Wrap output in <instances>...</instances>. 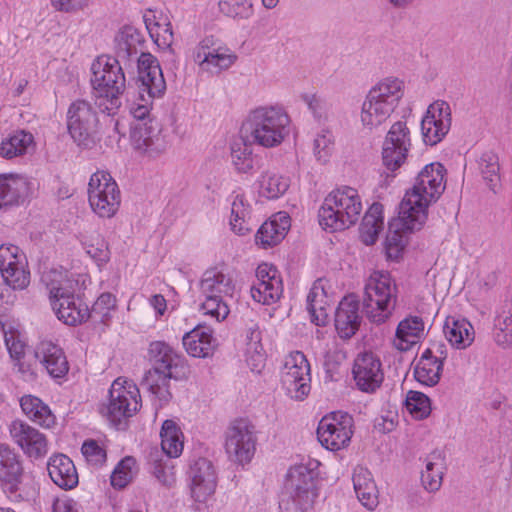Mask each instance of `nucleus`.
I'll use <instances>...</instances> for the list:
<instances>
[{"mask_svg": "<svg viewBox=\"0 0 512 512\" xmlns=\"http://www.w3.org/2000/svg\"><path fill=\"white\" fill-rule=\"evenodd\" d=\"M165 91L166 82L157 58L152 54L142 55L138 92L129 100V112L138 121L131 131L133 147L148 158L161 156L171 145L168 131L150 118L154 100L161 98Z\"/></svg>", "mask_w": 512, "mask_h": 512, "instance_id": "f257e3e1", "label": "nucleus"}, {"mask_svg": "<svg viewBox=\"0 0 512 512\" xmlns=\"http://www.w3.org/2000/svg\"><path fill=\"white\" fill-rule=\"evenodd\" d=\"M41 280L49 293L52 309L63 323L75 326L90 317V309L78 296L85 288L86 276L63 268L43 272Z\"/></svg>", "mask_w": 512, "mask_h": 512, "instance_id": "f03ea898", "label": "nucleus"}, {"mask_svg": "<svg viewBox=\"0 0 512 512\" xmlns=\"http://www.w3.org/2000/svg\"><path fill=\"white\" fill-rule=\"evenodd\" d=\"M446 169L439 163L427 164L418 173L414 185L407 190L400 203V220L408 228H422L428 217V208L446 188Z\"/></svg>", "mask_w": 512, "mask_h": 512, "instance_id": "7ed1b4c3", "label": "nucleus"}, {"mask_svg": "<svg viewBox=\"0 0 512 512\" xmlns=\"http://www.w3.org/2000/svg\"><path fill=\"white\" fill-rule=\"evenodd\" d=\"M404 82L397 77H385L367 92L360 111V122L365 130L373 131L391 117L404 96Z\"/></svg>", "mask_w": 512, "mask_h": 512, "instance_id": "20e7f679", "label": "nucleus"}, {"mask_svg": "<svg viewBox=\"0 0 512 512\" xmlns=\"http://www.w3.org/2000/svg\"><path fill=\"white\" fill-rule=\"evenodd\" d=\"M91 72L95 104L108 116L113 115L121 106L120 96L126 87L125 74L119 60L107 55L99 56L92 63Z\"/></svg>", "mask_w": 512, "mask_h": 512, "instance_id": "39448f33", "label": "nucleus"}, {"mask_svg": "<svg viewBox=\"0 0 512 512\" xmlns=\"http://www.w3.org/2000/svg\"><path fill=\"white\" fill-rule=\"evenodd\" d=\"M291 118L281 105H263L253 109L245 128L251 142L264 148L280 146L290 135Z\"/></svg>", "mask_w": 512, "mask_h": 512, "instance_id": "423d86ee", "label": "nucleus"}, {"mask_svg": "<svg viewBox=\"0 0 512 512\" xmlns=\"http://www.w3.org/2000/svg\"><path fill=\"white\" fill-rule=\"evenodd\" d=\"M198 288L199 312L216 322L225 320L230 313L227 298H232L235 290L231 275L218 267L207 269L199 280Z\"/></svg>", "mask_w": 512, "mask_h": 512, "instance_id": "0eeeda50", "label": "nucleus"}, {"mask_svg": "<svg viewBox=\"0 0 512 512\" xmlns=\"http://www.w3.org/2000/svg\"><path fill=\"white\" fill-rule=\"evenodd\" d=\"M363 210L361 197L355 188L344 186L331 191L319 210V223L331 232L354 225Z\"/></svg>", "mask_w": 512, "mask_h": 512, "instance_id": "6e6552de", "label": "nucleus"}, {"mask_svg": "<svg viewBox=\"0 0 512 512\" xmlns=\"http://www.w3.org/2000/svg\"><path fill=\"white\" fill-rule=\"evenodd\" d=\"M397 285L390 273L374 270L366 279L363 307L367 318L382 324L392 315L397 302Z\"/></svg>", "mask_w": 512, "mask_h": 512, "instance_id": "1a4fd4ad", "label": "nucleus"}, {"mask_svg": "<svg viewBox=\"0 0 512 512\" xmlns=\"http://www.w3.org/2000/svg\"><path fill=\"white\" fill-rule=\"evenodd\" d=\"M149 355L158 366L145 373L141 384L162 406L171 399L172 395L169 391L171 369L178 366L180 355L163 341L152 342L149 346Z\"/></svg>", "mask_w": 512, "mask_h": 512, "instance_id": "9d476101", "label": "nucleus"}, {"mask_svg": "<svg viewBox=\"0 0 512 512\" xmlns=\"http://www.w3.org/2000/svg\"><path fill=\"white\" fill-rule=\"evenodd\" d=\"M192 58L201 71L219 75L235 65L238 55L221 38L206 35L193 48Z\"/></svg>", "mask_w": 512, "mask_h": 512, "instance_id": "9b49d317", "label": "nucleus"}, {"mask_svg": "<svg viewBox=\"0 0 512 512\" xmlns=\"http://www.w3.org/2000/svg\"><path fill=\"white\" fill-rule=\"evenodd\" d=\"M88 201L92 211L103 219L113 218L121 205V191L107 171H96L88 183Z\"/></svg>", "mask_w": 512, "mask_h": 512, "instance_id": "f8f14e48", "label": "nucleus"}, {"mask_svg": "<svg viewBox=\"0 0 512 512\" xmlns=\"http://www.w3.org/2000/svg\"><path fill=\"white\" fill-rule=\"evenodd\" d=\"M256 445V427L248 419H236L227 427L224 449L228 460L233 464H249L255 455Z\"/></svg>", "mask_w": 512, "mask_h": 512, "instance_id": "ddd939ff", "label": "nucleus"}, {"mask_svg": "<svg viewBox=\"0 0 512 512\" xmlns=\"http://www.w3.org/2000/svg\"><path fill=\"white\" fill-rule=\"evenodd\" d=\"M140 407L139 388L131 380L118 377L111 384L108 402L102 413L110 422L117 424L132 417Z\"/></svg>", "mask_w": 512, "mask_h": 512, "instance_id": "4468645a", "label": "nucleus"}, {"mask_svg": "<svg viewBox=\"0 0 512 512\" xmlns=\"http://www.w3.org/2000/svg\"><path fill=\"white\" fill-rule=\"evenodd\" d=\"M310 364L300 351L291 352L285 357L281 372V384L286 394L294 400H304L311 389Z\"/></svg>", "mask_w": 512, "mask_h": 512, "instance_id": "2eb2a0df", "label": "nucleus"}, {"mask_svg": "<svg viewBox=\"0 0 512 512\" xmlns=\"http://www.w3.org/2000/svg\"><path fill=\"white\" fill-rule=\"evenodd\" d=\"M353 435V418L346 412L336 411L325 415L319 422L317 437L330 451L346 448Z\"/></svg>", "mask_w": 512, "mask_h": 512, "instance_id": "dca6fc26", "label": "nucleus"}, {"mask_svg": "<svg viewBox=\"0 0 512 512\" xmlns=\"http://www.w3.org/2000/svg\"><path fill=\"white\" fill-rule=\"evenodd\" d=\"M316 474L305 465H295L287 473L285 487L299 512H313L318 496Z\"/></svg>", "mask_w": 512, "mask_h": 512, "instance_id": "f3484780", "label": "nucleus"}, {"mask_svg": "<svg viewBox=\"0 0 512 512\" xmlns=\"http://www.w3.org/2000/svg\"><path fill=\"white\" fill-rule=\"evenodd\" d=\"M0 272L4 282L14 290H23L30 283L25 254L18 246H0Z\"/></svg>", "mask_w": 512, "mask_h": 512, "instance_id": "a211bd4d", "label": "nucleus"}, {"mask_svg": "<svg viewBox=\"0 0 512 512\" xmlns=\"http://www.w3.org/2000/svg\"><path fill=\"white\" fill-rule=\"evenodd\" d=\"M9 434L13 443L26 457L39 460L48 454L47 436L28 423L19 419L13 420L9 425Z\"/></svg>", "mask_w": 512, "mask_h": 512, "instance_id": "6ab92c4d", "label": "nucleus"}, {"mask_svg": "<svg viewBox=\"0 0 512 512\" xmlns=\"http://www.w3.org/2000/svg\"><path fill=\"white\" fill-rule=\"evenodd\" d=\"M411 145L410 130L406 122H395L388 130L383 142L384 165L391 171L398 169L406 161Z\"/></svg>", "mask_w": 512, "mask_h": 512, "instance_id": "aec40b11", "label": "nucleus"}, {"mask_svg": "<svg viewBox=\"0 0 512 512\" xmlns=\"http://www.w3.org/2000/svg\"><path fill=\"white\" fill-rule=\"evenodd\" d=\"M97 115L85 100L73 102L67 113V126L71 137L79 146H87L96 131Z\"/></svg>", "mask_w": 512, "mask_h": 512, "instance_id": "412c9836", "label": "nucleus"}, {"mask_svg": "<svg viewBox=\"0 0 512 512\" xmlns=\"http://www.w3.org/2000/svg\"><path fill=\"white\" fill-rule=\"evenodd\" d=\"M452 117L450 105L442 100L430 104L421 121V132L426 144L436 145L449 132Z\"/></svg>", "mask_w": 512, "mask_h": 512, "instance_id": "4be33fe9", "label": "nucleus"}, {"mask_svg": "<svg viewBox=\"0 0 512 512\" xmlns=\"http://www.w3.org/2000/svg\"><path fill=\"white\" fill-rule=\"evenodd\" d=\"M449 348L443 342H435L425 349L414 368L415 379L426 386L436 385L448 357Z\"/></svg>", "mask_w": 512, "mask_h": 512, "instance_id": "5701e85b", "label": "nucleus"}, {"mask_svg": "<svg viewBox=\"0 0 512 512\" xmlns=\"http://www.w3.org/2000/svg\"><path fill=\"white\" fill-rule=\"evenodd\" d=\"M283 293L282 278L271 264L262 263L256 269V281L251 287L252 298L264 305L276 303Z\"/></svg>", "mask_w": 512, "mask_h": 512, "instance_id": "b1692460", "label": "nucleus"}, {"mask_svg": "<svg viewBox=\"0 0 512 512\" xmlns=\"http://www.w3.org/2000/svg\"><path fill=\"white\" fill-rule=\"evenodd\" d=\"M352 373L357 388L365 393H374L384 379L382 363L372 352H364L356 357Z\"/></svg>", "mask_w": 512, "mask_h": 512, "instance_id": "393cba45", "label": "nucleus"}, {"mask_svg": "<svg viewBox=\"0 0 512 512\" xmlns=\"http://www.w3.org/2000/svg\"><path fill=\"white\" fill-rule=\"evenodd\" d=\"M191 495L197 502H206L215 492L216 474L212 463L199 458L189 470Z\"/></svg>", "mask_w": 512, "mask_h": 512, "instance_id": "a878e982", "label": "nucleus"}, {"mask_svg": "<svg viewBox=\"0 0 512 512\" xmlns=\"http://www.w3.org/2000/svg\"><path fill=\"white\" fill-rule=\"evenodd\" d=\"M332 302L328 293V281L317 279L307 295V310L315 325L324 326L327 323Z\"/></svg>", "mask_w": 512, "mask_h": 512, "instance_id": "bb28decb", "label": "nucleus"}, {"mask_svg": "<svg viewBox=\"0 0 512 512\" xmlns=\"http://www.w3.org/2000/svg\"><path fill=\"white\" fill-rule=\"evenodd\" d=\"M35 356L53 378H62L69 371L63 349L50 340H43L37 345Z\"/></svg>", "mask_w": 512, "mask_h": 512, "instance_id": "cd10ccee", "label": "nucleus"}, {"mask_svg": "<svg viewBox=\"0 0 512 512\" xmlns=\"http://www.w3.org/2000/svg\"><path fill=\"white\" fill-rule=\"evenodd\" d=\"M244 356L250 370L260 374L265 367L266 353L262 345V331L253 321L247 323L244 332Z\"/></svg>", "mask_w": 512, "mask_h": 512, "instance_id": "c85d7f7f", "label": "nucleus"}, {"mask_svg": "<svg viewBox=\"0 0 512 512\" xmlns=\"http://www.w3.org/2000/svg\"><path fill=\"white\" fill-rule=\"evenodd\" d=\"M291 227V219L287 212L280 211L272 215L258 229L255 241L263 248L279 244Z\"/></svg>", "mask_w": 512, "mask_h": 512, "instance_id": "c756f323", "label": "nucleus"}, {"mask_svg": "<svg viewBox=\"0 0 512 512\" xmlns=\"http://www.w3.org/2000/svg\"><path fill=\"white\" fill-rule=\"evenodd\" d=\"M31 190L27 177L19 174H0V209L19 205Z\"/></svg>", "mask_w": 512, "mask_h": 512, "instance_id": "7c9ffc66", "label": "nucleus"}, {"mask_svg": "<svg viewBox=\"0 0 512 512\" xmlns=\"http://www.w3.org/2000/svg\"><path fill=\"white\" fill-rule=\"evenodd\" d=\"M359 302L352 296L344 297L335 312V328L341 338L352 337L360 325Z\"/></svg>", "mask_w": 512, "mask_h": 512, "instance_id": "2f4dec72", "label": "nucleus"}, {"mask_svg": "<svg viewBox=\"0 0 512 512\" xmlns=\"http://www.w3.org/2000/svg\"><path fill=\"white\" fill-rule=\"evenodd\" d=\"M47 470L51 480L60 488L70 490L78 484V473L73 461L64 454L49 458Z\"/></svg>", "mask_w": 512, "mask_h": 512, "instance_id": "473e14b6", "label": "nucleus"}, {"mask_svg": "<svg viewBox=\"0 0 512 512\" xmlns=\"http://www.w3.org/2000/svg\"><path fill=\"white\" fill-rule=\"evenodd\" d=\"M182 341L187 353L199 358L208 357L216 345L211 328L203 325H198L187 332Z\"/></svg>", "mask_w": 512, "mask_h": 512, "instance_id": "72a5a7b5", "label": "nucleus"}, {"mask_svg": "<svg viewBox=\"0 0 512 512\" xmlns=\"http://www.w3.org/2000/svg\"><path fill=\"white\" fill-rule=\"evenodd\" d=\"M352 479L359 502L368 510H375L379 504V493L371 472L367 468L358 466L354 469Z\"/></svg>", "mask_w": 512, "mask_h": 512, "instance_id": "f704fd0d", "label": "nucleus"}, {"mask_svg": "<svg viewBox=\"0 0 512 512\" xmlns=\"http://www.w3.org/2000/svg\"><path fill=\"white\" fill-rule=\"evenodd\" d=\"M115 42L118 60L137 58L139 65V58L145 53L141 52L143 37L137 29L132 26L123 27L117 34Z\"/></svg>", "mask_w": 512, "mask_h": 512, "instance_id": "c9c22d12", "label": "nucleus"}, {"mask_svg": "<svg viewBox=\"0 0 512 512\" xmlns=\"http://www.w3.org/2000/svg\"><path fill=\"white\" fill-rule=\"evenodd\" d=\"M444 334L449 343L457 349L469 347L475 338L474 328L465 318L448 317L444 325Z\"/></svg>", "mask_w": 512, "mask_h": 512, "instance_id": "e433bc0d", "label": "nucleus"}, {"mask_svg": "<svg viewBox=\"0 0 512 512\" xmlns=\"http://www.w3.org/2000/svg\"><path fill=\"white\" fill-rule=\"evenodd\" d=\"M423 332L422 318L418 316L405 318L398 324L393 345L399 351H408L419 341Z\"/></svg>", "mask_w": 512, "mask_h": 512, "instance_id": "4c0bfd02", "label": "nucleus"}, {"mask_svg": "<svg viewBox=\"0 0 512 512\" xmlns=\"http://www.w3.org/2000/svg\"><path fill=\"white\" fill-rule=\"evenodd\" d=\"M231 202V229L238 235L247 234L250 228L251 205L240 191H233L229 198Z\"/></svg>", "mask_w": 512, "mask_h": 512, "instance_id": "58836bf2", "label": "nucleus"}, {"mask_svg": "<svg viewBox=\"0 0 512 512\" xmlns=\"http://www.w3.org/2000/svg\"><path fill=\"white\" fill-rule=\"evenodd\" d=\"M144 22L152 40L161 48L170 47L173 43V31L167 16L148 12L144 15Z\"/></svg>", "mask_w": 512, "mask_h": 512, "instance_id": "ea45409f", "label": "nucleus"}, {"mask_svg": "<svg viewBox=\"0 0 512 512\" xmlns=\"http://www.w3.org/2000/svg\"><path fill=\"white\" fill-rule=\"evenodd\" d=\"M260 196L278 199L288 190L290 179L275 170L262 171L257 180Z\"/></svg>", "mask_w": 512, "mask_h": 512, "instance_id": "a19ab883", "label": "nucleus"}, {"mask_svg": "<svg viewBox=\"0 0 512 512\" xmlns=\"http://www.w3.org/2000/svg\"><path fill=\"white\" fill-rule=\"evenodd\" d=\"M20 406L23 413L34 423L44 428H50L55 424V416L40 398L24 395L20 399Z\"/></svg>", "mask_w": 512, "mask_h": 512, "instance_id": "79ce46f5", "label": "nucleus"}, {"mask_svg": "<svg viewBox=\"0 0 512 512\" xmlns=\"http://www.w3.org/2000/svg\"><path fill=\"white\" fill-rule=\"evenodd\" d=\"M384 226L383 205L373 203L363 217L359 228L360 239L366 245L376 242Z\"/></svg>", "mask_w": 512, "mask_h": 512, "instance_id": "37998d69", "label": "nucleus"}, {"mask_svg": "<svg viewBox=\"0 0 512 512\" xmlns=\"http://www.w3.org/2000/svg\"><path fill=\"white\" fill-rule=\"evenodd\" d=\"M0 327L4 335V342L10 356L21 359L25 354V344L20 339V324L15 318L0 315Z\"/></svg>", "mask_w": 512, "mask_h": 512, "instance_id": "c03bdc74", "label": "nucleus"}, {"mask_svg": "<svg viewBox=\"0 0 512 512\" xmlns=\"http://www.w3.org/2000/svg\"><path fill=\"white\" fill-rule=\"evenodd\" d=\"M161 448L163 455L168 458L179 457L184 448L183 433L173 420H165L162 424Z\"/></svg>", "mask_w": 512, "mask_h": 512, "instance_id": "a18cd8bd", "label": "nucleus"}, {"mask_svg": "<svg viewBox=\"0 0 512 512\" xmlns=\"http://www.w3.org/2000/svg\"><path fill=\"white\" fill-rule=\"evenodd\" d=\"M34 144V137L24 130L16 131L0 143V156L12 159L25 155Z\"/></svg>", "mask_w": 512, "mask_h": 512, "instance_id": "49530a36", "label": "nucleus"}, {"mask_svg": "<svg viewBox=\"0 0 512 512\" xmlns=\"http://www.w3.org/2000/svg\"><path fill=\"white\" fill-rule=\"evenodd\" d=\"M150 470L157 481L166 488H172L176 484L175 467L171 458L165 457L159 451L150 454Z\"/></svg>", "mask_w": 512, "mask_h": 512, "instance_id": "de8ad7c7", "label": "nucleus"}, {"mask_svg": "<svg viewBox=\"0 0 512 512\" xmlns=\"http://www.w3.org/2000/svg\"><path fill=\"white\" fill-rule=\"evenodd\" d=\"M18 454L7 444H0V479L9 483L18 482L22 475Z\"/></svg>", "mask_w": 512, "mask_h": 512, "instance_id": "09e8293b", "label": "nucleus"}, {"mask_svg": "<svg viewBox=\"0 0 512 512\" xmlns=\"http://www.w3.org/2000/svg\"><path fill=\"white\" fill-rule=\"evenodd\" d=\"M445 470L444 458L440 453L431 454L426 461L425 469L421 474L424 488L430 492L439 490Z\"/></svg>", "mask_w": 512, "mask_h": 512, "instance_id": "8fccbe9b", "label": "nucleus"}, {"mask_svg": "<svg viewBox=\"0 0 512 512\" xmlns=\"http://www.w3.org/2000/svg\"><path fill=\"white\" fill-rule=\"evenodd\" d=\"M493 339L495 343L507 349L512 346V306L503 309L494 320Z\"/></svg>", "mask_w": 512, "mask_h": 512, "instance_id": "3c124183", "label": "nucleus"}, {"mask_svg": "<svg viewBox=\"0 0 512 512\" xmlns=\"http://www.w3.org/2000/svg\"><path fill=\"white\" fill-rule=\"evenodd\" d=\"M478 169L490 189L495 190L500 181L499 158L493 151L481 154L478 160Z\"/></svg>", "mask_w": 512, "mask_h": 512, "instance_id": "603ef678", "label": "nucleus"}, {"mask_svg": "<svg viewBox=\"0 0 512 512\" xmlns=\"http://www.w3.org/2000/svg\"><path fill=\"white\" fill-rule=\"evenodd\" d=\"M400 220V211L398 217L394 219L389 225L388 235L386 237L387 253L392 256V253H398L406 244L405 234L413 231H418L421 228H408L404 223H398Z\"/></svg>", "mask_w": 512, "mask_h": 512, "instance_id": "864d4df0", "label": "nucleus"}, {"mask_svg": "<svg viewBox=\"0 0 512 512\" xmlns=\"http://www.w3.org/2000/svg\"><path fill=\"white\" fill-rule=\"evenodd\" d=\"M231 161L239 173H249L253 169L252 149L244 140L239 139L232 143Z\"/></svg>", "mask_w": 512, "mask_h": 512, "instance_id": "5fc2aeb1", "label": "nucleus"}, {"mask_svg": "<svg viewBox=\"0 0 512 512\" xmlns=\"http://www.w3.org/2000/svg\"><path fill=\"white\" fill-rule=\"evenodd\" d=\"M83 248L86 254L91 257L98 266L107 263L110 259L108 244L105 239L98 234L87 237L83 241Z\"/></svg>", "mask_w": 512, "mask_h": 512, "instance_id": "6e6d98bb", "label": "nucleus"}, {"mask_svg": "<svg viewBox=\"0 0 512 512\" xmlns=\"http://www.w3.org/2000/svg\"><path fill=\"white\" fill-rule=\"evenodd\" d=\"M334 150V136L329 129L320 130L313 141V154L316 160L325 164L329 161Z\"/></svg>", "mask_w": 512, "mask_h": 512, "instance_id": "4d7b16f0", "label": "nucleus"}, {"mask_svg": "<svg viewBox=\"0 0 512 512\" xmlns=\"http://www.w3.org/2000/svg\"><path fill=\"white\" fill-rule=\"evenodd\" d=\"M405 406L407 411L418 420L428 417L431 413L430 399L422 392L409 391Z\"/></svg>", "mask_w": 512, "mask_h": 512, "instance_id": "13d9d810", "label": "nucleus"}, {"mask_svg": "<svg viewBox=\"0 0 512 512\" xmlns=\"http://www.w3.org/2000/svg\"><path fill=\"white\" fill-rule=\"evenodd\" d=\"M219 10L224 15L237 19H249L254 13L250 0H221Z\"/></svg>", "mask_w": 512, "mask_h": 512, "instance_id": "bf43d9fd", "label": "nucleus"}, {"mask_svg": "<svg viewBox=\"0 0 512 512\" xmlns=\"http://www.w3.org/2000/svg\"><path fill=\"white\" fill-rule=\"evenodd\" d=\"M135 460L132 457H125L114 468L111 475V485L115 488H124L133 478V467Z\"/></svg>", "mask_w": 512, "mask_h": 512, "instance_id": "052dcab7", "label": "nucleus"}, {"mask_svg": "<svg viewBox=\"0 0 512 512\" xmlns=\"http://www.w3.org/2000/svg\"><path fill=\"white\" fill-rule=\"evenodd\" d=\"M116 308V298L111 293H102L90 310V316L97 317L102 323H106L110 317L111 312Z\"/></svg>", "mask_w": 512, "mask_h": 512, "instance_id": "680f3d73", "label": "nucleus"}, {"mask_svg": "<svg viewBox=\"0 0 512 512\" xmlns=\"http://www.w3.org/2000/svg\"><path fill=\"white\" fill-rule=\"evenodd\" d=\"M301 99L316 119L321 120L327 117L329 105L324 98L317 94L305 93L301 95Z\"/></svg>", "mask_w": 512, "mask_h": 512, "instance_id": "e2e57ef3", "label": "nucleus"}, {"mask_svg": "<svg viewBox=\"0 0 512 512\" xmlns=\"http://www.w3.org/2000/svg\"><path fill=\"white\" fill-rule=\"evenodd\" d=\"M81 450L83 456L91 465L99 466L106 460L105 450L94 440L85 441Z\"/></svg>", "mask_w": 512, "mask_h": 512, "instance_id": "0e129e2a", "label": "nucleus"}, {"mask_svg": "<svg viewBox=\"0 0 512 512\" xmlns=\"http://www.w3.org/2000/svg\"><path fill=\"white\" fill-rule=\"evenodd\" d=\"M89 0H51L52 6L62 12H73L87 5Z\"/></svg>", "mask_w": 512, "mask_h": 512, "instance_id": "69168bd1", "label": "nucleus"}, {"mask_svg": "<svg viewBox=\"0 0 512 512\" xmlns=\"http://www.w3.org/2000/svg\"><path fill=\"white\" fill-rule=\"evenodd\" d=\"M149 304L159 316L163 315L167 308L166 300L161 294L151 296Z\"/></svg>", "mask_w": 512, "mask_h": 512, "instance_id": "338daca9", "label": "nucleus"}, {"mask_svg": "<svg viewBox=\"0 0 512 512\" xmlns=\"http://www.w3.org/2000/svg\"><path fill=\"white\" fill-rule=\"evenodd\" d=\"M393 7L403 9L411 6L415 0H387Z\"/></svg>", "mask_w": 512, "mask_h": 512, "instance_id": "774afa93", "label": "nucleus"}]
</instances>
